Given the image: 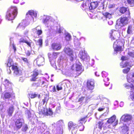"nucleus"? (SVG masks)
<instances>
[{"instance_id": "f257e3e1", "label": "nucleus", "mask_w": 134, "mask_h": 134, "mask_svg": "<svg viewBox=\"0 0 134 134\" xmlns=\"http://www.w3.org/2000/svg\"><path fill=\"white\" fill-rule=\"evenodd\" d=\"M18 9L15 6H11L9 8L6 12L5 18L8 20H12L14 19L18 14Z\"/></svg>"}, {"instance_id": "f03ea898", "label": "nucleus", "mask_w": 134, "mask_h": 134, "mask_svg": "<svg viewBox=\"0 0 134 134\" xmlns=\"http://www.w3.org/2000/svg\"><path fill=\"white\" fill-rule=\"evenodd\" d=\"M120 43H122V42L120 40H116L114 42L113 44L114 51L117 53L118 52H121L124 50V46H120Z\"/></svg>"}, {"instance_id": "7ed1b4c3", "label": "nucleus", "mask_w": 134, "mask_h": 134, "mask_svg": "<svg viewBox=\"0 0 134 134\" xmlns=\"http://www.w3.org/2000/svg\"><path fill=\"white\" fill-rule=\"evenodd\" d=\"M75 69L74 71L73 76L76 77L80 75L83 71L81 66L79 64H76L75 65Z\"/></svg>"}, {"instance_id": "20e7f679", "label": "nucleus", "mask_w": 134, "mask_h": 134, "mask_svg": "<svg viewBox=\"0 0 134 134\" xmlns=\"http://www.w3.org/2000/svg\"><path fill=\"white\" fill-rule=\"evenodd\" d=\"M78 126L76 124L74 123L72 121H70L68 123V128L70 130H71L72 133L73 134H76V130Z\"/></svg>"}, {"instance_id": "39448f33", "label": "nucleus", "mask_w": 134, "mask_h": 134, "mask_svg": "<svg viewBox=\"0 0 134 134\" xmlns=\"http://www.w3.org/2000/svg\"><path fill=\"white\" fill-rule=\"evenodd\" d=\"M12 70L13 71V74L14 76L18 77L22 75V70L19 68L17 65H13L12 68Z\"/></svg>"}, {"instance_id": "423d86ee", "label": "nucleus", "mask_w": 134, "mask_h": 134, "mask_svg": "<svg viewBox=\"0 0 134 134\" xmlns=\"http://www.w3.org/2000/svg\"><path fill=\"white\" fill-rule=\"evenodd\" d=\"M95 82L93 79H90L87 80L86 83L87 89L89 90H92L93 89L95 86Z\"/></svg>"}, {"instance_id": "0eeeda50", "label": "nucleus", "mask_w": 134, "mask_h": 134, "mask_svg": "<svg viewBox=\"0 0 134 134\" xmlns=\"http://www.w3.org/2000/svg\"><path fill=\"white\" fill-rule=\"evenodd\" d=\"M64 52L69 56L70 60L72 61L74 59L73 52L72 49L69 48H66L64 49Z\"/></svg>"}, {"instance_id": "6e6552de", "label": "nucleus", "mask_w": 134, "mask_h": 134, "mask_svg": "<svg viewBox=\"0 0 134 134\" xmlns=\"http://www.w3.org/2000/svg\"><path fill=\"white\" fill-rule=\"evenodd\" d=\"M23 119L21 118H19L16 120L15 121V125L16 128L17 129H19L21 127L23 124Z\"/></svg>"}, {"instance_id": "1a4fd4ad", "label": "nucleus", "mask_w": 134, "mask_h": 134, "mask_svg": "<svg viewBox=\"0 0 134 134\" xmlns=\"http://www.w3.org/2000/svg\"><path fill=\"white\" fill-rule=\"evenodd\" d=\"M38 71L37 70H35L32 72L31 75V78L30 79L31 81H35L37 79V76L39 75Z\"/></svg>"}, {"instance_id": "9d476101", "label": "nucleus", "mask_w": 134, "mask_h": 134, "mask_svg": "<svg viewBox=\"0 0 134 134\" xmlns=\"http://www.w3.org/2000/svg\"><path fill=\"white\" fill-rule=\"evenodd\" d=\"M51 47L53 50L58 51L60 50L61 49L62 46L59 43H53L51 44Z\"/></svg>"}, {"instance_id": "9b49d317", "label": "nucleus", "mask_w": 134, "mask_h": 134, "mask_svg": "<svg viewBox=\"0 0 134 134\" xmlns=\"http://www.w3.org/2000/svg\"><path fill=\"white\" fill-rule=\"evenodd\" d=\"M120 22L123 26L127 24L129 22V19L128 17L121 16L120 18Z\"/></svg>"}, {"instance_id": "f8f14e48", "label": "nucleus", "mask_w": 134, "mask_h": 134, "mask_svg": "<svg viewBox=\"0 0 134 134\" xmlns=\"http://www.w3.org/2000/svg\"><path fill=\"white\" fill-rule=\"evenodd\" d=\"M13 94H14V93L6 92L3 94L2 97L3 99H9L12 97H13L14 98H15V96H13Z\"/></svg>"}, {"instance_id": "ddd939ff", "label": "nucleus", "mask_w": 134, "mask_h": 134, "mask_svg": "<svg viewBox=\"0 0 134 134\" xmlns=\"http://www.w3.org/2000/svg\"><path fill=\"white\" fill-rule=\"evenodd\" d=\"M90 2L88 1L83 2L82 4L81 7L83 10H85L89 8Z\"/></svg>"}, {"instance_id": "4468645a", "label": "nucleus", "mask_w": 134, "mask_h": 134, "mask_svg": "<svg viewBox=\"0 0 134 134\" xmlns=\"http://www.w3.org/2000/svg\"><path fill=\"white\" fill-rule=\"evenodd\" d=\"M119 11L122 14H125L126 12H127L129 15H130V13L129 9L126 7H120L119 8Z\"/></svg>"}, {"instance_id": "2eb2a0df", "label": "nucleus", "mask_w": 134, "mask_h": 134, "mask_svg": "<svg viewBox=\"0 0 134 134\" xmlns=\"http://www.w3.org/2000/svg\"><path fill=\"white\" fill-rule=\"evenodd\" d=\"M116 120V117L115 115H113L108 119L107 121V122L109 124H111L115 121V124L114 125H116L118 123V121Z\"/></svg>"}, {"instance_id": "dca6fc26", "label": "nucleus", "mask_w": 134, "mask_h": 134, "mask_svg": "<svg viewBox=\"0 0 134 134\" xmlns=\"http://www.w3.org/2000/svg\"><path fill=\"white\" fill-rule=\"evenodd\" d=\"M117 34L116 30H113L111 31L110 33V37L112 41L115 40L117 38V37L116 36Z\"/></svg>"}, {"instance_id": "f3484780", "label": "nucleus", "mask_w": 134, "mask_h": 134, "mask_svg": "<svg viewBox=\"0 0 134 134\" xmlns=\"http://www.w3.org/2000/svg\"><path fill=\"white\" fill-rule=\"evenodd\" d=\"M60 54V52H53L52 54L51 53H48V56L49 59H56L58 57V55Z\"/></svg>"}, {"instance_id": "a211bd4d", "label": "nucleus", "mask_w": 134, "mask_h": 134, "mask_svg": "<svg viewBox=\"0 0 134 134\" xmlns=\"http://www.w3.org/2000/svg\"><path fill=\"white\" fill-rule=\"evenodd\" d=\"M98 4L97 2H94L90 3V6L89 7V9L90 10H92L96 8L98 5Z\"/></svg>"}, {"instance_id": "6ab92c4d", "label": "nucleus", "mask_w": 134, "mask_h": 134, "mask_svg": "<svg viewBox=\"0 0 134 134\" xmlns=\"http://www.w3.org/2000/svg\"><path fill=\"white\" fill-rule=\"evenodd\" d=\"M14 110V107L13 106L10 107L7 110V113L8 116L10 117L12 115Z\"/></svg>"}, {"instance_id": "aec40b11", "label": "nucleus", "mask_w": 134, "mask_h": 134, "mask_svg": "<svg viewBox=\"0 0 134 134\" xmlns=\"http://www.w3.org/2000/svg\"><path fill=\"white\" fill-rule=\"evenodd\" d=\"M121 118H123L124 121H127L130 120L131 119L132 116L131 115L126 114V115H123Z\"/></svg>"}, {"instance_id": "412c9836", "label": "nucleus", "mask_w": 134, "mask_h": 134, "mask_svg": "<svg viewBox=\"0 0 134 134\" xmlns=\"http://www.w3.org/2000/svg\"><path fill=\"white\" fill-rule=\"evenodd\" d=\"M102 14L106 19H110L112 18V14L108 12H105L102 13Z\"/></svg>"}, {"instance_id": "4be33fe9", "label": "nucleus", "mask_w": 134, "mask_h": 134, "mask_svg": "<svg viewBox=\"0 0 134 134\" xmlns=\"http://www.w3.org/2000/svg\"><path fill=\"white\" fill-rule=\"evenodd\" d=\"M29 15L31 16H36L37 15L32 10H29L26 14V15L27 17L28 15Z\"/></svg>"}, {"instance_id": "5701e85b", "label": "nucleus", "mask_w": 134, "mask_h": 134, "mask_svg": "<svg viewBox=\"0 0 134 134\" xmlns=\"http://www.w3.org/2000/svg\"><path fill=\"white\" fill-rule=\"evenodd\" d=\"M16 65L15 64H14L13 63L12 60L11 59H9L8 62L7 64V66L9 68L11 67H12V68L13 65Z\"/></svg>"}, {"instance_id": "b1692460", "label": "nucleus", "mask_w": 134, "mask_h": 134, "mask_svg": "<svg viewBox=\"0 0 134 134\" xmlns=\"http://www.w3.org/2000/svg\"><path fill=\"white\" fill-rule=\"evenodd\" d=\"M19 42L20 43H26L28 46L30 47H31V43L27 41V40H25L23 38H21L20 39Z\"/></svg>"}, {"instance_id": "393cba45", "label": "nucleus", "mask_w": 134, "mask_h": 134, "mask_svg": "<svg viewBox=\"0 0 134 134\" xmlns=\"http://www.w3.org/2000/svg\"><path fill=\"white\" fill-rule=\"evenodd\" d=\"M53 113L51 109L49 108L48 109H47L44 115L47 116L51 115H52Z\"/></svg>"}, {"instance_id": "a878e982", "label": "nucleus", "mask_w": 134, "mask_h": 134, "mask_svg": "<svg viewBox=\"0 0 134 134\" xmlns=\"http://www.w3.org/2000/svg\"><path fill=\"white\" fill-rule=\"evenodd\" d=\"M39 113L40 114H42L44 115L46 109L44 108H38Z\"/></svg>"}, {"instance_id": "bb28decb", "label": "nucleus", "mask_w": 134, "mask_h": 134, "mask_svg": "<svg viewBox=\"0 0 134 134\" xmlns=\"http://www.w3.org/2000/svg\"><path fill=\"white\" fill-rule=\"evenodd\" d=\"M87 118V116H86L85 117L81 118L79 120V121L82 124L83 123L85 124L87 121V120L86 119Z\"/></svg>"}, {"instance_id": "cd10ccee", "label": "nucleus", "mask_w": 134, "mask_h": 134, "mask_svg": "<svg viewBox=\"0 0 134 134\" xmlns=\"http://www.w3.org/2000/svg\"><path fill=\"white\" fill-rule=\"evenodd\" d=\"M48 100L49 98L47 96H44V98L42 100V102H43V104H45V105H46L47 104Z\"/></svg>"}, {"instance_id": "c85d7f7f", "label": "nucleus", "mask_w": 134, "mask_h": 134, "mask_svg": "<svg viewBox=\"0 0 134 134\" xmlns=\"http://www.w3.org/2000/svg\"><path fill=\"white\" fill-rule=\"evenodd\" d=\"M128 131L129 129L127 127H124L122 130V134H129Z\"/></svg>"}, {"instance_id": "c756f323", "label": "nucleus", "mask_w": 134, "mask_h": 134, "mask_svg": "<svg viewBox=\"0 0 134 134\" xmlns=\"http://www.w3.org/2000/svg\"><path fill=\"white\" fill-rule=\"evenodd\" d=\"M103 80L104 82V84L105 86H108L109 83L108 78L105 76H104V77L103 79Z\"/></svg>"}, {"instance_id": "7c9ffc66", "label": "nucleus", "mask_w": 134, "mask_h": 134, "mask_svg": "<svg viewBox=\"0 0 134 134\" xmlns=\"http://www.w3.org/2000/svg\"><path fill=\"white\" fill-rule=\"evenodd\" d=\"M26 25L25 22H22L20 23L17 27V28H23L24 29Z\"/></svg>"}, {"instance_id": "2f4dec72", "label": "nucleus", "mask_w": 134, "mask_h": 134, "mask_svg": "<svg viewBox=\"0 0 134 134\" xmlns=\"http://www.w3.org/2000/svg\"><path fill=\"white\" fill-rule=\"evenodd\" d=\"M3 84L6 87H8L9 85L11 84V83L8 80L6 79L4 80Z\"/></svg>"}, {"instance_id": "473e14b6", "label": "nucleus", "mask_w": 134, "mask_h": 134, "mask_svg": "<svg viewBox=\"0 0 134 134\" xmlns=\"http://www.w3.org/2000/svg\"><path fill=\"white\" fill-rule=\"evenodd\" d=\"M36 61L37 63H42L44 61V58L41 57H38L36 59Z\"/></svg>"}, {"instance_id": "72a5a7b5", "label": "nucleus", "mask_w": 134, "mask_h": 134, "mask_svg": "<svg viewBox=\"0 0 134 134\" xmlns=\"http://www.w3.org/2000/svg\"><path fill=\"white\" fill-rule=\"evenodd\" d=\"M29 97L31 99L35 98L37 97V94L35 93H31L29 94Z\"/></svg>"}, {"instance_id": "f704fd0d", "label": "nucleus", "mask_w": 134, "mask_h": 134, "mask_svg": "<svg viewBox=\"0 0 134 134\" xmlns=\"http://www.w3.org/2000/svg\"><path fill=\"white\" fill-rule=\"evenodd\" d=\"M80 58L83 60H86L87 59V56L85 53H82L80 55Z\"/></svg>"}, {"instance_id": "c9c22d12", "label": "nucleus", "mask_w": 134, "mask_h": 134, "mask_svg": "<svg viewBox=\"0 0 134 134\" xmlns=\"http://www.w3.org/2000/svg\"><path fill=\"white\" fill-rule=\"evenodd\" d=\"M125 87L127 88H132L133 89H134V85L133 83H130L128 85H127L126 84L125 86Z\"/></svg>"}, {"instance_id": "e433bc0d", "label": "nucleus", "mask_w": 134, "mask_h": 134, "mask_svg": "<svg viewBox=\"0 0 134 134\" xmlns=\"http://www.w3.org/2000/svg\"><path fill=\"white\" fill-rule=\"evenodd\" d=\"M49 90L51 92H54L56 91V88L55 86H51L49 87Z\"/></svg>"}, {"instance_id": "4c0bfd02", "label": "nucleus", "mask_w": 134, "mask_h": 134, "mask_svg": "<svg viewBox=\"0 0 134 134\" xmlns=\"http://www.w3.org/2000/svg\"><path fill=\"white\" fill-rule=\"evenodd\" d=\"M132 25H129L128 27L127 30V33L128 34H130L132 32Z\"/></svg>"}, {"instance_id": "58836bf2", "label": "nucleus", "mask_w": 134, "mask_h": 134, "mask_svg": "<svg viewBox=\"0 0 134 134\" xmlns=\"http://www.w3.org/2000/svg\"><path fill=\"white\" fill-rule=\"evenodd\" d=\"M28 129L27 125V124L24 125L23 127L21 130L24 132H26Z\"/></svg>"}, {"instance_id": "ea45409f", "label": "nucleus", "mask_w": 134, "mask_h": 134, "mask_svg": "<svg viewBox=\"0 0 134 134\" xmlns=\"http://www.w3.org/2000/svg\"><path fill=\"white\" fill-rule=\"evenodd\" d=\"M103 123L100 121H99L98 123V128L100 130H101L102 127Z\"/></svg>"}, {"instance_id": "a19ab883", "label": "nucleus", "mask_w": 134, "mask_h": 134, "mask_svg": "<svg viewBox=\"0 0 134 134\" xmlns=\"http://www.w3.org/2000/svg\"><path fill=\"white\" fill-rule=\"evenodd\" d=\"M32 86L34 87H38L40 85L38 80V81L37 82L33 83L32 84Z\"/></svg>"}, {"instance_id": "79ce46f5", "label": "nucleus", "mask_w": 134, "mask_h": 134, "mask_svg": "<svg viewBox=\"0 0 134 134\" xmlns=\"http://www.w3.org/2000/svg\"><path fill=\"white\" fill-rule=\"evenodd\" d=\"M130 69L129 68H127L126 69H124L123 70L122 72L124 74H127L129 71Z\"/></svg>"}, {"instance_id": "37998d69", "label": "nucleus", "mask_w": 134, "mask_h": 134, "mask_svg": "<svg viewBox=\"0 0 134 134\" xmlns=\"http://www.w3.org/2000/svg\"><path fill=\"white\" fill-rule=\"evenodd\" d=\"M37 42L38 43V45H39L40 47L42 46V39H40L37 41Z\"/></svg>"}, {"instance_id": "c03bdc74", "label": "nucleus", "mask_w": 134, "mask_h": 134, "mask_svg": "<svg viewBox=\"0 0 134 134\" xmlns=\"http://www.w3.org/2000/svg\"><path fill=\"white\" fill-rule=\"evenodd\" d=\"M40 86L41 85H42L44 84L45 82L44 81H43V80L41 79H39L38 80Z\"/></svg>"}, {"instance_id": "a18cd8bd", "label": "nucleus", "mask_w": 134, "mask_h": 134, "mask_svg": "<svg viewBox=\"0 0 134 134\" xmlns=\"http://www.w3.org/2000/svg\"><path fill=\"white\" fill-rule=\"evenodd\" d=\"M21 59L25 63L29 64V62L28 60L26 58L22 57Z\"/></svg>"}, {"instance_id": "49530a36", "label": "nucleus", "mask_w": 134, "mask_h": 134, "mask_svg": "<svg viewBox=\"0 0 134 134\" xmlns=\"http://www.w3.org/2000/svg\"><path fill=\"white\" fill-rule=\"evenodd\" d=\"M65 38L67 41L70 40L71 39V36L70 34H68L66 35Z\"/></svg>"}, {"instance_id": "de8ad7c7", "label": "nucleus", "mask_w": 134, "mask_h": 134, "mask_svg": "<svg viewBox=\"0 0 134 134\" xmlns=\"http://www.w3.org/2000/svg\"><path fill=\"white\" fill-rule=\"evenodd\" d=\"M36 33L38 36H39L42 34V31L41 29L38 30L36 31Z\"/></svg>"}, {"instance_id": "09e8293b", "label": "nucleus", "mask_w": 134, "mask_h": 134, "mask_svg": "<svg viewBox=\"0 0 134 134\" xmlns=\"http://www.w3.org/2000/svg\"><path fill=\"white\" fill-rule=\"evenodd\" d=\"M108 8L110 9H111L115 8V4H110L108 6Z\"/></svg>"}, {"instance_id": "8fccbe9b", "label": "nucleus", "mask_w": 134, "mask_h": 134, "mask_svg": "<svg viewBox=\"0 0 134 134\" xmlns=\"http://www.w3.org/2000/svg\"><path fill=\"white\" fill-rule=\"evenodd\" d=\"M127 3L130 5L134 4V0H127Z\"/></svg>"}, {"instance_id": "3c124183", "label": "nucleus", "mask_w": 134, "mask_h": 134, "mask_svg": "<svg viewBox=\"0 0 134 134\" xmlns=\"http://www.w3.org/2000/svg\"><path fill=\"white\" fill-rule=\"evenodd\" d=\"M56 88L57 90L58 91L62 90L63 88L62 86L58 85H57Z\"/></svg>"}, {"instance_id": "603ef678", "label": "nucleus", "mask_w": 134, "mask_h": 134, "mask_svg": "<svg viewBox=\"0 0 134 134\" xmlns=\"http://www.w3.org/2000/svg\"><path fill=\"white\" fill-rule=\"evenodd\" d=\"M127 79L128 82L130 83L131 82H134V80H133L131 78H127Z\"/></svg>"}, {"instance_id": "864d4df0", "label": "nucleus", "mask_w": 134, "mask_h": 134, "mask_svg": "<svg viewBox=\"0 0 134 134\" xmlns=\"http://www.w3.org/2000/svg\"><path fill=\"white\" fill-rule=\"evenodd\" d=\"M129 63L128 62H125L123 65L122 66V68H124L126 67L127 66L129 65Z\"/></svg>"}, {"instance_id": "5fc2aeb1", "label": "nucleus", "mask_w": 134, "mask_h": 134, "mask_svg": "<svg viewBox=\"0 0 134 134\" xmlns=\"http://www.w3.org/2000/svg\"><path fill=\"white\" fill-rule=\"evenodd\" d=\"M79 130L80 131H83L84 129V126L82 125H81L79 127Z\"/></svg>"}, {"instance_id": "6e6d98bb", "label": "nucleus", "mask_w": 134, "mask_h": 134, "mask_svg": "<svg viewBox=\"0 0 134 134\" xmlns=\"http://www.w3.org/2000/svg\"><path fill=\"white\" fill-rule=\"evenodd\" d=\"M129 55L130 56L132 57H134V52H129L128 53Z\"/></svg>"}, {"instance_id": "4d7b16f0", "label": "nucleus", "mask_w": 134, "mask_h": 134, "mask_svg": "<svg viewBox=\"0 0 134 134\" xmlns=\"http://www.w3.org/2000/svg\"><path fill=\"white\" fill-rule=\"evenodd\" d=\"M49 20L47 19V18H46L45 19H43V23L44 24H46L47 23V22L49 21Z\"/></svg>"}, {"instance_id": "13d9d810", "label": "nucleus", "mask_w": 134, "mask_h": 134, "mask_svg": "<svg viewBox=\"0 0 134 134\" xmlns=\"http://www.w3.org/2000/svg\"><path fill=\"white\" fill-rule=\"evenodd\" d=\"M12 48L13 49L14 51V52H15L16 51V48L15 46V44L14 43H13L12 44Z\"/></svg>"}, {"instance_id": "bf43d9fd", "label": "nucleus", "mask_w": 134, "mask_h": 134, "mask_svg": "<svg viewBox=\"0 0 134 134\" xmlns=\"http://www.w3.org/2000/svg\"><path fill=\"white\" fill-rule=\"evenodd\" d=\"M85 97L83 96H81L80 98H79L78 100L79 102H82L85 98Z\"/></svg>"}, {"instance_id": "052dcab7", "label": "nucleus", "mask_w": 134, "mask_h": 134, "mask_svg": "<svg viewBox=\"0 0 134 134\" xmlns=\"http://www.w3.org/2000/svg\"><path fill=\"white\" fill-rule=\"evenodd\" d=\"M126 57H125L122 56L121 57V59L122 61H123L127 60V59H126Z\"/></svg>"}, {"instance_id": "680f3d73", "label": "nucleus", "mask_w": 134, "mask_h": 134, "mask_svg": "<svg viewBox=\"0 0 134 134\" xmlns=\"http://www.w3.org/2000/svg\"><path fill=\"white\" fill-rule=\"evenodd\" d=\"M26 54L27 56H29L31 54V53L29 51H27L26 53Z\"/></svg>"}, {"instance_id": "e2e57ef3", "label": "nucleus", "mask_w": 134, "mask_h": 134, "mask_svg": "<svg viewBox=\"0 0 134 134\" xmlns=\"http://www.w3.org/2000/svg\"><path fill=\"white\" fill-rule=\"evenodd\" d=\"M105 108H99L98 109V110L99 111H103L104 109Z\"/></svg>"}, {"instance_id": "0e129e2a", "label": "nucleus", "mask_w": 134, "mask_h": 134, "mask_svg": "<svg viewBox=\"0 0 134 134\" xmlns=\"http://www.w3.org/2000/svg\"><path fill=\"white\" fill-rule=\"evenodd\" d=\"M75 68V65L74 64H73L71 67V69L72 70H74Z\"/></svg>"}, {"instance_id": "69168bd1", "label": "nucleus", "mask_w": 134, "mask_h": 134, "mask_svg": "<svg viewBox=\"0 0 134 134\" xmlns=\"http://www.w3.org/2000/svg\"><path fill=\"white\" fill-rule=\"evenodd\" d=\"M63 122L62 121H59L58 122V124H60L61 125H62V123H63Z\"/></svg>"}, {"instance_id": "338daca9", "label": "nucleus", "mask_w": 134, "mask_h": 134, "mask_svg": "<svg viewBox=\"0 0 134 134\" xmlns=\"http://www.w3.org/2000/svg\"><path fill=\"white\" fill-rule=\"evenodd\" d=\"M37 96L38 97V98L40 99L41 98V96L40 94H37Z\"/></svg>"}, {"instance_id": "774afa93", "label": "nucleus", "mask_w": 134, "mask_h": 134, "mask_svg": "<svg viewBox=\"0 0 134 134\" xmlns=\"http://www.w3.org/2000/svg\"><path fill=\"white\" fill-rule=\"evenodd\" d=\"M132 77H134V73L132 74Z\"/></svg>"}]
</instances>
